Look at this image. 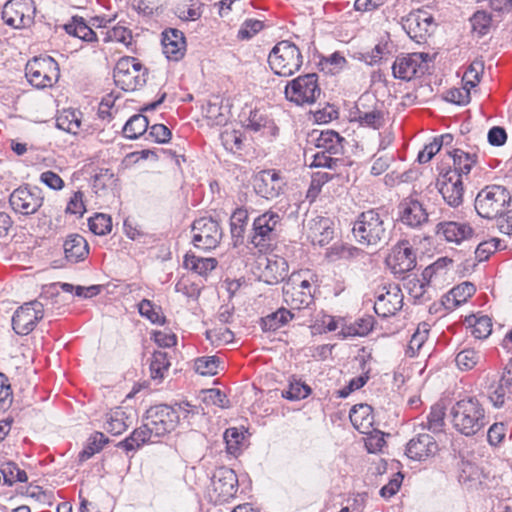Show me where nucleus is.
<instances>
[{
    "label": "nucleus",
    "mask_w": 512,
    "mask_h": 512,
    "mask_svg": "<svg viewBox=\"0 0 512 512\" xmlns=\"http://www.w3.org/2000/svg\"><path fill=\"white\" fill-rule=\"evenodd\" d=\"M64 30L72 36L78 37L86 42L97 40L96 33L86 24L83 17L73 16L71 21L64 25Z\"/></svg>",
    "instance_id": "obj_32"
},
{
    "label": "nucleus",
    "mask_w": 512,
    "mask_h": 512,
    "mask_svg": "<svg viewBox=\"0 0 512 512\" xmlns=\"http://www.w3.org/2000/svg\"><path fill=\"white\" fill-rule=\"evenodd\" d=\"M212 490L216 494V501L226 502L233 498L238 490L236 473L227 467L217 469L211 478Z\"/></svg>",
    "instance_id": "obj_17"
},
{
    "label": "nucleus",
    "mask_w": 512,
    "mask_h": 512,
    "mask_svg": "<svg viewBox=\"0 0 512 512\" xmlns=\"http://www.w3.org/2000/svg\"><path fill=\"white\" fill-rule=\"evenodd\" d=\"M220 360L216 356H203L195 359V371L203 376H214L218 373Z\"/></svg>",
    "instance_id": "obj_48"
},
{
    "label": "nucleus",
    "mask_w": 512,
    "mask_h": 512,
    "mask_svg": "<svg viewBox=\"0 0 512 512\" xmlns=\"http://www.w3.org/2000/svg\"><path fill=\"white\" fill-rule=\"evenodd\" d=\"M343 140L344 139L333 130L322 131L316 139L315 146L318 150L341 156L343 153Z\"/></svg>",
    "instance_id": "obj_30"
},
{
    "label": "nucleus",
    "mask_w": 512,
    "mask_h": 512,
    "mask_svg": "<svg viewBox=\"0 0 512 512\" xmlns=\"http://www.w3.org/2000/svg\"><path fill=\"white\" fill-rule=\"evenodd\" d=\"M169 367L170 361L168 360L167 353L163 351H155L150 362L151 378L161 382L164 379L165 373L168 371Z\"/></svg>",
    "instance_id": "obj_40"
},
{
    "label": "nucleus",
    "mask_w": 512,
    "mask_h": 512,
    "mask_svg": "<svg viewBox=\"0 0 512 512\" xmlns=\"http://www.w3.org/2000/svg\"><path fill=\"white\" fill-rule=\"evenodd\" d=\"M473 31L485 35L491 25V17L484 11H477L470 19Z\"/></svg>",
    "instance_id": "obj_60"
},
{
    "label": "nucleus",
    "mask_w": 512,
    "mask_h": 512,
    "mask_svg": "<svg viewBox=\"0 0 512 512\" xmlns=\"http://www.w3.org/2000/svg\"><path fill=\"white\" fill-rule=\"evenodd\" d=\"M43 200L44 197L40 188L26 185L15 189L11 193L9 203L16 213L32 215L42 206Z\"/></svg>",
    "instance_id": "obj_15"
},
{
    "label": "nucleus",
    "mask_w": 512,
    "mask_h": 512,
    "mask_svg": "<svg viewBox=\"0 0 512 512\" xmlns=\"http://www.w3.org/2000/svg\"><path fill=\"white\" fill-rule=\"evenodd\" d=\"M352 425L362 434H369L374 423L372 407L359 404L352 407L349 414Z\"/></svg>",
    "instance_id": "obj_28"
},
{
    "label": "nucleus",
    "mask_w": 512,
    "mask_h": 512,
    "mask_svg": "<svg viewBox=\"0 0 512 512\" xmlns=\"http://www.w3.org/2000/svg\"><path fill=\"white\" fill-rule=\"evenodd\" d=\"M79 114L75 110H64L56 119L57 128L68 133L77 134L81 126Z\"/></svg>",
    "instance_id": "obj_42"
},
{
    "label": "nucleus",
    "mask_w": 512,
    "mask_h": 512,
    "mask_svg": "<svg viewBox=\"0 0 512 512\" xmlns=\"http://www.w3.org/2000/svg\"><path fill=\"white\" fill-rule=\"evenodd\" d=\"M307 229L308 238L314 245L323 247L329 244L334 237L333 221L328 217L318 216L311 219Z\"/></svg>",
    "instance_id": "obj_22"
},
{
    "label": "nucleus",
    "mask_w": 512,
    "mask_h": 512,
    "mask_svg": "<svg viewBox=\"0 0 512 512\" xmlns=\"http://www.w3.org/2000/svg\"><path fill=\"white\" fill-rule=\"evenodd\" d=\"M226 443V450L231 455H238L241 452L244 434L236 427L226 429L223 435Z\"/></svg>",
    "instance_id": "obj_45"
},
{
    "label": "nucleus",
    "mask_w": 512,
    "mask_h": 512,
    "mask_svg": "<svg viewBox=\"0 0 512 512\" xmlns=\"http://www.w3.org/2000/svg\"><path fill=\"white\" fill-rule=\"evenodd\" d=\"M481 359V355L474 349H464L460 351L455 358L456 365L461 370H470L474 368Z\"/></svg>",
    "instance_id": "obj_49"
},
{
    "label": "nucleus",
    "mask_w": 512,
    "mask_h": 512,
    "mask_svg": "<svg viewBox=\"0 0 512 512\" xmlns=\"http://www.w3.org/2000/svg\"><path fill=\"white\" fill-rule=\"evenodd\" d=\"M221 141L227 150L234 151L242 148V134L239 131H224L221 133Z\"/></svg>",
    "instance_id": "obj_63"
},
{
    "label": "nucleus",
    "mask_w": 512,
    "mask_h": 512,
    "mask_svg": "<svg viewBox=\"0 0 512 512\" xmlns=\"http://www.w3.org/2000/svg\"><path fill=\"white\" fill-rule=\"evenodd\" d=\"M268 123L267 116L261 112L260 110H253L250 111L249 117L244 122V126L246 129L253 131V132H259L263 128L266 127Z\"/></svg>",
    "instance_id": "obj_59"
},
{
    "label": "nucleus",
    "mask_w": 512,
    "mask_h": 512,
    "mask_svg": "<svg viewBox=\"0 0 512 512\" xmlns=\"http://www.w3.org/2000/svg\"><path fill=\"white\" fill-rule=\"evenodd\" d=\"M284 185L283 178L273 169L258 172L253 180L256 194L268 200L278 197L282 193Z\"/></svg>",
    "instance_id": "obj_18"
},
{
    "label": "nucleus",
    "mask_w": 512,
    "mask_h": 512,
    "mask_svg": "<svg viewBox=\"0 0 512 512\" xmlns=\"http://www.w3.org/2000/svg\"><path fill=\"white\" fill-rule=\"evenodd\" d=\"M47 302L40 297L17 308L12 317V328L18 335H28L44 317Z\"/></svg>",
    "instance_id": "obj_11"
},
{
    "label": "nucleus",
    "mask_w": 512,
    "mask_h": 512,
    "mask_svg": "<svg viewBox=\"0 0 512 512\" xmlns=\"http://www.w3.org/2000/svg\"><path fill=\"white\" fill-rule=\"evenodd\" d=\"M430 331V326L426 322L419 323L415 332L412 334L411 339L409 341L406 355L409 357H414L418 351L421 349L423 344L428 339V334Z\"/></svg>",
    "instance_id": "obj_41"
},
{
    "label": "nucleus",
    "mask_w": 512,
    "mask_h": 512,
    "mask_svg": "<svg viewBox=\"0 0 512 512\" xmlns=\"http://www.w3.org/2000/svg\"><path fill=\"white\" fill-rule=\"evenodd\" d=\"M248 219V211L243 207L236 208L232 213L230 217V232L234 246L244 243Z\"/></svg>",
    "instance_id": "obj_29"
},
{
    "label": "nucleus",
    "mask_w": 512,
    "mask_h": 512,
    "mask_svg": "<svg viewBox=\"0 0 512 512\" xmlns=\"http://www.w3.org/2000/svg\"><path fill=\"white\" fill-rule=\"evenodd\" d=\"M438 444L428 433H419L413 437L406 446V455L417 461H423L438 452Z\"/></svg>",
    "instance_id": "obj_21"
},
{
    "label": "nucleus",
    "mask_w": 512,
    "mask_h": 512,
    "mask_svg": "<svg viewBox=\"0 0 512 512\" xmlns=\"http://www.w3.org/2000/svg\"><path fill=\"white\" fill-rule=\"evenodd\" d=\"M184 34L177 29H166L162 33L163 52L169 60L178 61L184 56Z\"/></svg>",
    "instance_id": "obj_23"
},
{
    "label": "nucleus",
    "mask_w": 512,
    "mask_h": 512,
    "mask_svg": "<svg viewBox=\"0 0 512 512\" xmlns=\"http://www.w3.org/2000/svg\"><path fill=\"white\" fill-rule=\"evenodd\" d=\"M268 63L276 75L289 77L300 70L303 64V56L294 43L283 40L278 42L270 51Z\"/></svg>",
    "instance_id": "obj_4"
},
{
    "label": "nucleus",
    "mask_w": 512,
    "mask_h": 512,
    "mask_svg": "<svg viewBox=\"0 0 512 512\" xmlns=\"http://www.w3.org/2000/svg\"><path fill=\"white\" fill-rule=\"evenodd\" d=\"M500 246V240L491 238L478 244L475 255L479 261H485L491 254L496 252Z\"/></svg>",
    "instance_id": "obj_61"
},
{
    "label": "nucleus",
    "mask_w": 512,
    "mask_h": 512,
    "mask_svg": "<svg viewBox=\"0 0 512 512\" xmlns=\"http://www.w3.org/2000/svg\"><path fill=\"white\" fill-rule=\"evenodd\" d=\"M445 100L457 105H465L470 101L468 88H452L446 92Z\"/></svg>",
    "instance_id": "obj_64"
},
{
    "label": "nucleus",
    "mask_w": 512,
    "mask_h": 512,
    "mask_svg": "<svg viewBox=\"0 0 512 512\" xmlns=\"http://www.w3.org/2000/svg\"><path fill=\"white\" fill-rule=\"evenodd\" d=\"M285 97L296 105H311L321 94L316 73H308L289 81L285 86Z\"/></svg>",
    "instance_id": "obj_9"
},
{
    "label": "nucleus",
    "mask_w": 512,
    "mask_h": 512,
    "mask_svg": "<svg viewBox=\"0 0 512 512\" xmlns=\"http://www.w3.org/2000/svg\"><path fill=\"white\" fill-rule=\"evenodd\" d=\"M408 241H403L395 252V262L399 272H407L415 268L416 255L413 249L408 246Z\"/></svg>",
    "instance_id": "obj_34"
},
{
    "label": "nucleus",
    "mask_w": 512,
    "mask_h": 512,
    "mask_svg": "<svg viewBox=\"0 0 512 512\" xmlns=\"http://www.w3.org/2000/svg\"><path fill=\"white\" fill-rule=\"evenodd\" d=\"M311 158L312 161L309 166L312 168H328L335 170L339 164L342 163V159L338 155L329 154L321 150L314 153Z\"/></svg>",
    "instance_id": "obj_43"
},
{
    "label": "nucleus",
    "mask_w": 512,
    "mask_h": 512,
    "mask_svg": "<svg viewBox=\"0 0 512 512\" xmlns=\"http://www.w3.org/2000/svg\"><path fill=\"white\" fill-rule=\"evenodd\" d=\"M154 435L151 429L148 427L147 423L143 424L141 427L135 429L129 437L120 441L117 444V447L122 448L126 452L135 451L143 444L148 442L151 436Z\"/></svg>",
    "instance_id": "obj_31"
},
{
    "label": "nucleus",
    "mask_w": 512,
    "mask_h": 512,
    "mask_svg": "<svg viewBox=\"0 0 512 512\" xmlns=\"http://www.w3.org/2000/svg\"><path fill=\"white\" fill-rule=\"evenodd\" d=\"M36 6L33 0H9L2 10L5 24L15 29H24L34 23Z\"/></svg>",
    "instance_id": "obj_12"
},
{
    "label": "nucleus",
    "mask_w": 512,
    "mask_h": 512,
    "mask_svg": "<svg viewBox=\"0 0 512 512\" xmlns=\"http://www.w3.org/2000/svg\"><path fill=\"white\" fill-rule=\"evenodd\" d=\"M204 4L201 2H193L189 7H177L176 15L182 21H196L201 18Z\"/></svg>",
    "instance_id": "obj_57"
},
{
    "label": "nucleus",
    "mask_w": 512,
    "mask_h": 512,
    "mask_svg": "<svg viewBox=\"0 0 512 512\" xmlns=\"http://www.w3.org/2000/svg\"><path fill=\"white\" fill-rule=\"evenodd\" d=\"M401 24L407 35L421 44L432 34L434 18L428 11L418 9L403 17Z\"/></svg>",
    "instance_id": "obj_14"
},
{
    "label": "nucleus",
    "mask_w": 512,
    "mask_h": 512,
    "mask_svg": "<svg viewBox=\"0 0 512 512\" xmlns=\"http://www.w3.org/2000/svg\"><path fill=\"white\" fill-rule=\"evenodd\" d=\"M346 59L339 52H334L329 57H324L319 65L321 70L330 74L339 73L345 66Z\"/></svg>",
    "instance_id": "obj_50"
},
{
    "label": "nucleus",
    "mask_w": 512,
    "mask_h": 512,
    "mask_svg": "<svg viewBox=\"0 0 512 512\" xmlns=\"http://www.w3.org/2000/svg\"><path fill=\"white\" fill-rule=\"evenodd\" d=\"M127 419L126 413L121 408H116L106 415L105 429L113 435H119L128 428Z\"/></svg>",
    "instance_id": "obj_39"
},
{
    "label": "nucleus",
    "mask_w": 512,
    "mask_h": 512,
    "mask_svg": "<svg viewBox=\"0 0 512 512\" xmlns=\"http://www.w3.org/2000/svg\"><path fill=\"white\" fill-rule=\"evenodd\" d=\"M25 76L38 89L51 87L59 78L58 63L50 56L34 57L25 66Z\"/></svg>",
    "instance_id": "obj_10"
},
{
    "label": "nucleus",
    "mask_w": 512,
    "mask_h": 512,
    "mask_svg": "<svg viewBox=\"0 0 512 512\" xmlns=\"http://www.w3.org/2000/svg\"><path fill=\"white\" fill-rule=\"evenodd\" d=\"M113 78L122 90L134 91L146 83L147 69L134 57H122L116 63Z\"/></svg>",
    "instance_id": "obj_8"
},
{
    "label": "nucleus",
    "mask_w": 512,
    "mask_h": 512,
    "mask_svg": "<svg viewBox=\"0 0 512 512\" xmlns=\"http://www.w3.org/2000/svg\"><path fill=\"white\" fill-rule=\"evenodd\" d=\"M139 313L148 318L154 324H163L164 316L160 312V308H156L150 300L143 299L139 303Z\"/></svg>",
    "instance_id": "obj_56"
},
{
    "label": "nucleus",
    "mask_w": 512,
    "mask_h": 512,
    "mask_svg": "<svg viewBox=\"0 0 512 512\" xmlns=\"http://www.w3.org/2000/svg\"><path fill=\"white\" fill-rule=\"evenodd\" d=\"M399 221L410 228H420L428 222V213L416 199L406 198L398 206Z\"/></svg>",
    "instance_id": "obj_20"
},
{
    "label": "nucleus",
    "mask_w": 512,
    "mask_h": 512,
    "mask_svg": "<svg viewBox=\"0 0 512 512\" xmlns=\"http://www.w3.org/2000/svg\"><path fill=\"white\" fill-rule=\"evenodd\" d=\"M398 297L397 293L390 292L379 295L374 305L375 312L383 317L394 314L398 310L397 305L401 302Z\"/></svg>",
    "instance_id": "obj_38"
},
{
    "label": "nucleus",
    "mask_w": 512,
    "mask_h": 512,
    "mask_svg": "<svg viewBox=\"0 0 512 512\" xmlns=\"http://www.w3.org/2000/svg\"><path fill=\"white\" fill-rule=\"evenodd\" d=\"M287 273V261L282 257L273 256L266 259V265L260 277L265 283L273 285L283 281Z\"/></svg>",
    "instance_id": "obj_26"
},
{
    "label": "nucleus",
    "mask_w": 512,
    "mask_h": 512,
    "mask_svg": "<svg viewBox=\"0 0 512 512\" xmlns=\"http://www.w3.org/2000/svg\"><path fill=\"white\" fill-rule=\"evenodd\" d=\"M108 442V438L101 432H96L89 439L86 447L80 452V461H86L95 453H98Z\"/></svg>",
    "instance_id": "obj_44"
},
{
    "label": "nucleus",
    "mask_w": 512,
    "mask_h": 512,
    "mask_svg": "<svg viewBox=\"0 0 512 512\" xmlns=\"http://www.w3.org/2000/svg\"><path fill=\"white\" fill-rule=\"evenodd\" d=\"M453 169L447 172H456L462 178L463 175H468L472 166L477 162V154L464 152L461 149H455L452 153Z\"/></svg>",
    "instance_id": "obj_33"
},
{
    "label": "nucleus",
    "mask_w": 512,
    "mask_h": 512,
    "mask_svg": "<svg viewBox=\"0 0 512 512\" xmlns=\"http://www.w3.org/2000/svg\"><path fill=\"white\" fill-rule=\"evenodd\" d=\"M509 191L499 185L486 186L475 199V209L479 216L486 219L497 218L510 204Z\"/></svg>",
    "instance_id": "obj_7"
},
{
    "label": "nucleus",
    "mask_w": 512,
    "mask_h": 512,
    "mask_svg": "<svg viewBox=\"0 0 512 512\" xmlns=\"http://www.w3.org/2000/svg\"><path fill=\"white\" fill-rule=\"evenodd\" d=\"M492 332L491 319L488 316H481L475 319L472 325V335L477 339L487 338Z\"/></svg>",
    "instance_id": "obj_62"
},
{
    "label": "nucleus",
    "mask_w": 512,
    "mask_h": 512,
    "mask_svg": "<svg viewBox=\"0 0 512 512\" xmlns=\"http://www.w3.org/2000/svg\"><path fill=\"white\" fill-rule=\"evenodd\" d=\"M196 409L188 402L176 403L174 406L156 405L147 410L146 423L155 436L161 437L177 427L181 414L183 418H188L190 413H198Z\"/></svg>",
    "instance_id": "obj_3"
},
{
    "label": "nucleus",
    "mask_w": 512,
    "mask_h": 512,
    "mask_svg": "<svg viewBox=\"0 0 512 512\" xmlns=\"http://www.w3.org/2000/svg\"><path fill=\"white\" fill-rule=\"evenodd\" d=\"M387 215L379 209H369L357 216L352 234L357 243L363 246H378L389 240Z\"/></svg>",
    "instance_id": "obj_1"
},
{
    "label": "nucleus",
    "mask_w": 512,
    "mask_h": 512,
    "mask_svg": "<svg viewBox=\"0 0 512 512\" xmlns=\"http://www.w3.org/2000/svg\"><path fill=\"white\" fill-rule=\"evenodd\" d=\"M202 401L207 405H215L220 408H228L229 400L220 389L211 388L202 391Z\"/></svg>",
    "instance_id": "obj_52"
},
{
    "label": "nucleus",
    "mask_w": 512,
    "mask_h": 512,
    "mask_svg": "<svg viewBox=\"0 0 512 512\" xmlns=\"http://www.w3.org/2000/svg\"><path fill=\"white\" fill-rule=\"evenodd\" d=\"M450 415L455 430L467 437L476 435L487 424L485 410L475 397L457 401L452 406Z\"/></svg>",
    "instance_id": "obj_2"
},
{
    "label": "nucleus",
    "mask_w": 512,
    "mask_h": 512,
    "mask_svg": "<svg viewBox=\"0 0 512 512\" xmlns=\"http://www.w3.org/2000/svg\"><path fill=\"white\" fill-rule=\"evenodd\" d=\"M512 395V372L506 371L496 384H492L488 390V398L495 408L504 405L506 399Z\"/></svg>",
    "instance_id": "obj_25"
},
{
    "label": "nucleus",
    "mask_w": 512,
    "mask_h": 512,
    "mask_svg": "<svg viewBox=\"0 0 512 512\" xmlns=\"http://www.w3.org/2000/svg\"><path fill=\"white\" fill-rule=\"evenodd\" d=\"M88 226L92 233L103 236L111 232L112 219L107 214L97 213L95 216L89 218Z\"/></svg>",
    "instance_id": "obj_47"
},
{
    "label": "nucleus",
    "mask_w": 512,
    "mask_h": 512,
    "mask_svg": "<svg viewBox=\"0 0 512 512\" xmlns=\"http://www.w3.org/2000/svg\"><path fill=\"white\" fill-rule=\"evenodd\" d=\"M183 263L185 268L199 275H206L217 266L215 258H202L189 253L185 255Z\"/></svg>",
    "instance_id": "obj_36"
},
{
    "label": "nucleus",
    "mask_w": 512,
    "mask_h": 512,
    "mask_svg": "<svg viewBox=\"0 0 512 512\" xmlns=\"http://www.w3.org/2000/svg\"><path fill=\"white\" fill-rule=\"evenodd\" d=\"M294 315L286 308H279L277 311L261 319V327L264 331H276L292 320Z\"/></svg>",
    "instance_id": "obj_35"
},
{
    "label": "nucleus",
    "mask_w": 512,
    "mask_h": 512,
    "mask_svg": "<svg viewBox=\"0 0 512 512\" xmlns=\"http://www.w3.org/2000/svg\"><path fill=\"white\" fill-rule=\"evenodd\" d=\"M429 54L411 53L406 56H398L393 63L392 72L395 78L409 81L423 75L428 66Z\"/></svg>",
    "instance_id": "obj_16"
},
{
    "label": "nucleus",
    "mask_w": 512,
    "mask_h": 512,
    "mask_svg": "<svg viewBox=\"0 0 512 512\" xmlns=\"http://www.w3.org/2000/svg\"><path fill=\"white\" fill-rule=\"evenodd\" d=\"M280 225L281 217L277 212L268 210L262 213L253 220L248 242L259 251L267 249L277 240Z\"/></svg>",
    "instance_id": "obj_6"
},
{
    "label": "nucleus",
    "mask_w": 512,
    "mask_h": 512,
    "mask_svg": "<svg viewBox=\"0 0 512 512\" xmlns=\"http://www.w3.org/2000/svg\"><path fill=\"white\" fill-rule=\"evenodd\" d=\"M223 107L219 102H208L205 108L206 118L212 125H225L228 121L227 115L223 112Z\"/></svg>",
    "instance_id": "obj_53"
},
{
    "label": "nucleus",
    "mask_w": 512,
    "mask_h": 512,
    "mask_svg": "<svg viewBox=\"0 0 512 512\" xmlns=\"http://www.w3.org/2000/svg\"><path fill=\"white\" fill-rule=\"evenodd\" d=\"M63 249L65 258L71 263L83 261L89 253L87 241L79 234L69 235L64 241Z\"/></svg>",
    "instance_id": "obj_27"
},
{
    "label": "nucleus",
    "mask_w": 512,
    "mask_h": 512,
    "mask_svg": "<svg viewBox=\"0 0 512 512\" xmlns=\"http://www.w3.org/2000/svg\"><path fill=\"white\" fill-rule=\"evenodd\" d=\"M444 408L440 405L431 407V411L427 416V423L425 427L433 433L441 432L444 426Z\"/></svg>",
    "instance_id": "obj_51"
},
{
    "label": "nucleus",
    "mask_w": 512,
    "mask_h": 512,
    "mask_svg": "<svg viewBox=\"0 0 512 512\" xmlns=\"http://www.w3.org/2000/svg\"><path fill=\"white\" fill-rule=\"evenodd\" d=\"M311 393V388L300 381L291 382L288 389L282 392V396L288 400L304 399Z\"/></svg>",
    "instance_id": "obj_55"
},
{
    "label": "nucleus",
    "mask_w": 512,
    "mask_h": 512,
    "mask_svg": "<svg viewBox=\"0 0 512 512\" xmlns=\"http://www.w3.org/2000/svg\"><path fill=\"white\" fill-rule=\"evenodd\" d=\"M264 28V23L257 19H246L240 29L237 37L241 40H249Z\"/></svg>",
    "instance_id": "obj_58"
},
{
    "label": "nucleus",
    "mask_w": 512,
    "mask_h": 512,
    "mask_svg": "<svg viewBox=\"0 0 512 512\" xmlns=\"http://www.w3.org/2000/svg\"><path fill=\"white\" fill-rule=\"evenodd\" d=\"M373 328V319L371 317L368 318H360L357 319L353 324L346 328V331L343 332L344 336H366Z\"/></svg>",
    "instance_id": "obj_54"
},
{
    "label": "nucleus",
    "mask_w": 512,
    "mask_h": 512,
    "mask_svg": "<svg viewBox=\"0 0 512 512\" xmlns=\"http://www.w3.org/2000/svg\"><path fill=\"white\" fill-rule=\"evenodd\" d=\"M439 192L451 207H458L463 202V181L456 172H446L438 180Z\"/></svg>",
    "instance_id": "obj_19"
},
{
    "label": "nucleus",
    "mask_w": 512,
    "mask_h": 512,
    "mask_svg": "<svg viewBox=\"0 0 512 512\" xmlns=\"http://www.w3.org/2000/svg\"><path fill=\"white\" fill-rule=\"evenodd\" d=\"M435 233L439 238L448 242L460 243L471 235L472 228L465 223L447 221L438 223Z\"/></svg>",
    "instance_id": "obj_24"
},
{
    "label": "nucleus",
    "mask_w": 512,
    "mask_h": 512,
    "mask_svg": "<svg viewBox=\"0 0 512 512\" xmlns=\"http://www.w3.org/2000/svg\"><path fill=\"white\" fill-rule=\"evenodd\" d=\"M192 232L194 246L205 251L216 248L222 238L219 223L210 217L196 219L192 224Z\"/></svg>",
    "instance_id": "obj_13"
},
{
    "label": "nucleus",
    "mask_w": 512,
    "mask_h": 512,
    "mask_svg": "<svg viewBox=\"0 0 512 512\" xmlns=\"http://www.w3.org/2000/svg\"><path fill=\"white\" fill-rule=\"evenodd\" d=\"M308 270L292 273L284 283L283 301L291 308L300 310L307 308L313 302V292Z\"/></svg>",
    "instance_id": "obj_5"
},
{
    "label": "nucleus",
    "mask_w": 512,
    "mask_h": 512,
    "mask_svg": "<svg viewBox=\"0 0 512 512\" xmlns=\"http://www.w3.org/2000/svg\"><path fill=\"white\" fill-rule=\"evenodd\" d=\"M356 120L361 126L373 129H380L385 123L383 112L377 109L369 112L358 110Z\"/></svg>",
    "instance_id": "obj_46"
},
{
    "label": "nucleus",
    "mask_w": 512,
    "mask_h": 512,
    "mask_svg": "<svg viewBox=\"0 0 512 512\" xmlns=\"http://www.w3.org/2000/svg\"><path fill=\"white\" fill-rule=\"evenodd\" d=\"M149 126L148 118L142 114H135L129 118L123 127L126 138L137 139L143 135Z\"/></svg>",
    "instance_id": "obj_37"
}]
</instances>
